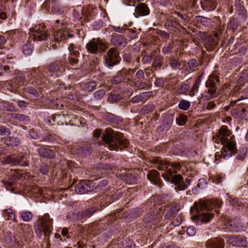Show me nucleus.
Here are the masks:
<instances>
[{
	"label": "nucleus",
	"mask_w": 248,
	"mask_h": 248,
	"mask_svg": "<svg viewBox=\"0 0 248 248\" xmlns=\"http://www.w3.org/2000/svg\"><path fill=\"white\" fill-rule=\"evenodd\" d=\"M122 122V120L120 117L109 113V123L115 124H119Z\"/></svg>",
	"instance_id": "46"
},
{
	"label": "nucleus",
	"mask_w": 248,
	"mask_h": 248,
	"mask_svg": "<svg viewBox=\"0 0 248 248\" xmlns=\"http://www.w3.org/2000/svg\"><path fill=\"white\" fill-rule=\"evenodd\" d=\"M60 70L59 64L57 62H54L47 65L45 68L46 74H48V76H52L57 73Z\"/></svg>",
	"instance_id": "27"
},
{
	"label": "nucleus",
	"mask_w": 248,
	"mask_h": 248,
	"mask_svg": "<svg viewBox=\"0 0 248 248\" xmlns=\"http://www.w3.org/2000/svg\"><path fill=\"white\" fill-rule=\"evenodd\" d=\"M66 217L68 220L71 222L79 221L78 212L77 211L69 212L67 214Z\"/></svg>",
	"instance_id": "39"
},
{
	"label": "nucleus",
	"mask_w": 248,
	"mask_h": 248,
	"mask_svg": "<svg viewBox=\"0 0 248 248\" xmlns=\"http://www.w3.org/2000/svg\"><path fill=\"white\" fill-rule=\"evenodd\" d=\"M109 175H115L116 177L123 180L129 185L136 184L138 182L137 177L130 172L131 170L126 169H118L115 166L109 167ZM113 176H111V178Z\"/></svg>",
	"instance_id": "5"
},
{
	"label": "nucleus",
	"mask_w": 248,
	"mask_h": 248,
	"mask_svg": "<svg viewBox=\"0 0 248 248\" xmlns=\"http://www.w3.org/2000/svg\"><path fill=\"white\" fill-rule=\"evenodd\" d=\"M190 106V103L186 100L184 99H182L180 101L178 104V108L180 109H182L184 110H188Z\"/></svg>",
	"instance_id": "41"
},
{
	"label": "nucleus",
	"mask_w": 248,
	"mask_h": 248,
	"mask_svg": "<svg viewBox=\"0 0 248 248\" xmlns=\"http://www.w3.org/2000/svg\"><path fill=\"white\" fill-rule=\"evenodd\" d=\"M122 97L119 94H109V102L116 103L121 100Z\"/></svg>",
	"instance_id": "52"
},
{
	"label": "nucleus",
	"mask_w": 248,
	"mask_h": 248,
	"mask_svg": "<svg viewBox=\"0 0 248 248\" xmlns=\"http://www.w3.org/2000/svg\"><path fill=\"white\" fill-rule=\"evenodd\" d=\"M219 79L218 76L212 74L209 76L205 83V86L208 88V90L204 92L202 96V98L205 100H209L217 96V85L219 83Z\"/></svg>",
	"instance_id": "6"
},
{
	"label": "nucleus",
	"mask_w": 248,
	"mask_h": 248,
	"mask_svg": "<svg viewBox=\"0 0 248 248\" xmlns=\"http://www.w3.org/2000/svg\"><path fill=\"white\" fill-rule=\"evenodd\" d=\"M153 94L152 92H144L140 93L143 101L147 100Z\"/></svg>",
	"instance_id": "64"
},
{
	"label": "nucleus",
	"mask_w": 248,
	"mask_h": 248,
	"mask_svg": "<svg viewBox=\"0 0 248 248\" xmlns=\"http://www.w3.org/2000/svg\"><path fill=\"white\" fill-rule=\"evenodd\" d=\"M189 85L186 83H184L178 86L176 90L177 94H186L189 90Z\"/></svg>",
	"instance_id": "36"
},
{
	"label": "nucleus",
	"mask_w": 248,
	"mask_h": 248,
	"mask_svg": "<svg viewBox=\"0 0 248 248\" xmlns=\"http://www.w3.org/2000/svg\"><path fill=\"white\" fill-rule=\"evenodd\" d=\"M222 202L219 199H213L211 201L200 200L198 202H195L192 208V210H196L197 214L192 217V219L197 224L206 223L214 217V214L208 211L211 209V205L220 208Z\"/></svg>",
	"instance_id": "1"
},
{
	"label": "nucleus",
	"mask_w": 248,
	"mask_h": 248,
	"mask_svg": "<svg viewBox=\"0 0 248 248\" xmlns=\"http://www.w3.org/2000/svg\"><path fill=\"white\" fill-rule=\"evenodd\" d=\"M30 31L33 39L38 41H45L50 36L44 24L35 25L30 29Z\"/></svg>",
	"instance_id": "7"
},
{
	"label": "nucleus",
	"mask_w": 248,
	"mask_h": 248,
	"mask_svg": "<svg viewBox=\"0 0 248 248\" xmlns=\"http://www.w3.org/2000/svg\"><path fill=\"white\" fill-rule=\"evenodd\" d=\"M119 248H135V245L132 241L126 238L122 239L118 244Z\"/></svg>",
	"instance_id": "31"
},
{
	"label": "nucleus",
	"mask_w": 248,
	"mask_h": 248,
	"mask_svg": "<svg viewBox=\"0 0 248 248\" xmlns=\"http://www.w3.org/2000/svg\"><path fill=\"white\" fill-rule=\"evenodd\" d=\"M247 111H248V107L244 108L240 106L232 109L231 112L232 115L243 117L244 114Z\"/></svg>",
	"instance_id": "32"
},
{
	"label": "nucleus",
	"mask_w": 248,
	"mask_h": 248,
	"mask_svg": "<svg viewBox=\"0 0 248 248\" xmlns=\"http://www.w3.org/2000/svg\"><path fill=\"white\" fill-rule=\"evenodd\" d=\"M7 63H3L2 64L0 63V76L1 75L2 73H8L10 71V70L11 68L13 69V67L12 66V64H9L6 65Z\"/></svg>",
	"instance_id": "49"
},
{
	"label": "nucleus",
	"mask_w": 248,
	"mask_h": 248,
	"mask_svg": "<svg viewBox=\"0 0 248 248\" xmlns=\"http://www.w3.org/2000/svg\"><path fill=\"white\" fill-rule=\"evenodd\" d=\"M147 177L148 180L155 185L160 187L162 186V183L159 177V173L157 170H154L149 171Z\"/></svg>",
	"instance_id": "20"
},
{
	"label": "nucleus",
	"mask_w": 248,
	"mask_h": 248,
	"mask_svg": "<svg viewBox=\"0 0 248 248\" xmlns=\"http://www.w3.org/2000/svg\"><path fill=\"white\" fill-rule=\"evenodd\" d=\"M183 62V61L182 60L179 61L175 58H171L169 64L173 69H180L181 67H182Z\"/></svg>",
	"instance_id": "34"
},
{
	"label": "nucleus",
	"mask_w": 248,
	"mask_h": 248,
	"mask_svg": "<svg viewBox=\"0 0 248 248\" xmlns=\"http://www.w3.org/2000/svg\"><path fill=\"white\" fill-rule=\"evenodd\" d=\"M158 216L150 214L146 215L143 219L144 221L147 224V227H152V225L155 226L158 223Z\"/></svg>",
	"instance_id": "28"
},
{
	"label": "nucleus",
	"mask_w": 248,
	"mask_h": 248,
	"mask_svg": "<svg viewBox=\"0 0 248 248\" xmlns=\"http://www.w3.org/2000/svg\"><path fill=\"white\" fill-rule=\"evenodd\" d=\"M96 83L94 81H90L87 83L84 86V90L88 92L93 91L96 87Z\"/></svg>",
	"instance_id": "51"
},
{
	"label": "nucleus",
	"mask_w": 248,
	"mask_h": 248,
	"mask_svg": "<svg viewBox=\"0 0 248 248\" xmlns=\"http://www.w3.org/2000/svg\"><path fill=\"white\" fill-rule=\"evenodd\" d=\"M121 61V57L117 49L112 48L109 49V67L118 63Z\"/></svg>",
	"instance_id": "22"
},
{
	"label": "nucleus",
	"mask_w": 248,
	"mask_h": 248,
	"mask_svg": "<svg viewBox=\"0 0 248 248\" xmlns=\"http://www.w3.org/2000/svg\"><path fill=\"white\" fill-rule=\"evenodd\" d=\"M231 131L227 126H222L219 129L216 135L213 137V140L217 143L221 142L224 145L221 153L217 152L215 155V160L217 161L220 158H226L230 157L232 155L236 153V143L234 141H228V137L231 135Z\"/></svg>",
	"instance_id": "2"
},
{
	"label": "nucleus",
	"mask_w": 248,
	"mask_h": 248,
	"mask_svg": "<svg viewBox=\"0 0 248 248\" xmlns=\"http://www.w3.org/2000/svg\"><path fill=\"white\" fill-rule=\"evenodd\" d=\"M20 217L23 221L29 222L32 218L33 215L30 211H25L21 214Z\"/></svg>",
	"instance_id": "43"
},
{
	"label": "nucleus",
	"mask_w": 248,
	"mask_h": 248,
	"mask_svg": "<svg viewBox=\"0 0 248 248\" xmlns=\"http://www.w3.org/2000/svg\"><path fill=\"white\" fill-rule=\"evenodd\" d=\"M26 82L25 74L20 71L17 72L16 77L11 81V91L16 92L17 88L24 85Z\"/></svg>",
	"instance_id": "13"
},
{
	"label": "nucleus",
	"mask_w": 248,
	"mask_h": 248,
	"mask_svg": "<svg viewBox=\"0 0 248 248\" xmlns=\"http://www.w3.org/2000/svg\"><path fill=\"white\" fill-rule=\"evenodd\" d=\"M33 47L30 44H25L22 46V51L24 54L29 55L32 52Z\"/></svg>",
	"instance_id": "50"
},
{
	"label": "nucleus",
	"mask_w": 248,
	"mask_h": 248,
	"mask_svg": "<svg viewBox=\"0 0 248 248\" xmlns=\"http://www.w3.org/2000/svg\"><path fill=\"white\" fill-rule=\"evenodd\" d=\"M101 139V140H99L100 144L108 145V128L106 129L105 133L102 134Z\"/></svg>",
	"instance_id": "45"
},
{
	"label": "nucleus",
	"mask_w": 248,
	"mask_h": 248,
	"mask_svg": "<svg viewBox=\"0 0 248 248\" xmlns=\"http://www.w3.org/2000/svg\"><path fill=\"white\" fill-rule=\"evenodd\" d=\"M229 202L232 206L237 209H240L243 207V203L237 198H232L230 197Z\"/></svg>",
	"instance_id": "38"
},
{
	"label": "nucleus",
	"mask_w": 248,
	"mask_h": 248,
	"mask_svg": "<svg viewBox=\"0 0 248 248\" xmlns=\"http://www.w3.org/2000/svg\"><path fill=\"white\" fill-rule=\"evenodd\" d=\"M96 210L93 208H88L83 210L78 211L79 221L81 222H84L87 218L91 217Z\"/></svg>",
	"instance_id": "21"
},
{
	"label": "nucleus",
	"mask_w": 248,
	"mask_h": 248,
	"mask_svg": "<svg viewBox=\"0 0 248 248\" xmlns=\"http://www.w3.org/2000/svg\"><path fill=\"white\" fill-rule=\"evenodd\" d=\"M39 225L43 228L45 236L49 235L52 230L53 219L48 214H44L38 217Z\"/></svg>",
	"instance_id": "11"
},
{
	"label": "nucleus",
	"mask_w": 248,
	"mask_h": 248,
	"mask_svg": "<svg viewBox=\"0 0 248 248\" xmlns=\"http://www.w3.org/2000/svg\"><path fill=\"white\" fill-rule=\"evenodd\" d=\"M40 170L43 174L46 175L49 171V166L47 164L42 163L40 166Z\"/></svg>",
	"instance_id": "56"
},
{
	"label": "nucleus",
	"mask_w": 248,
	"mask_h": 248,
	"mask_svg": "<svg viewBox=\"0 0 248 248\" xmlns=\"http://www.w3.org/2000/svg\"><path fill=\"white\" fill-rule=\"evenodd\" d=\"M214 37L208 36L204 44L205 47L208 51L213 50L218 44L219 39H215Z\"/></svg>",
	"instance_id": "26"
},
{
	"label": "nucleus",
	"mask_w": 248,
	"mask_h": 248,
	"mask_svg": "<svg viewBox=\"0 0 248 248\" xmlns=\"http://www.w3.org/2000/svg\"><path fill=\"white\" fill-rule=\"evenodd\" d=\"M129 141L123 134L109 128V150H122L128 147Z\"/></svg>",
	"instance_id": "4"
},
{
	"label": "nucleus",
	"mask_w": 248,
	"mask_h": 248,
	"mask_svg": "<svg viewBox=\"0 0 248 248\" xmlns=\"http://www.w3.org/2000/svg\"><path fill=\"white\" fill-rule=\"evenodd\" d=\"M95 185L93 181L84 180L78 183L75 188V190L78 194H84L93 191Z\"/></svg>",
	"instance_id": "10"
},
{
	"label": "nucleus",
	"mask_w": 248,
	"mask_h": 248,
	"mask_svg": "<svg viewBox=\"0 0 248 248\" xmlns=\"http://www.w3.org/2000/svg\"><path fill=\"white\" fill-rule=\"evenodd\" d=\"M3 213L5 217H7V219L12 220L15 217V215L11 209H5L3 211Z\"/></svg>",
	"instance_id": "53"
},
{
	"label": "nucleus",
	"mask_w": 248,
	"mask_h": 248,
	"mask_svg": "<svg viewBox=\"0 0 248 248\" xmlns=\"http://www.w3.org/2000/svg\"><path fill=\"white\" fill-rule=\"evenodd\" d=\"M42 140L45 141L53 142L55 141L56 138L55 136L48 134L44 136Z\"/></svg>",
	"instance_id": "60"
},
{
	"label": "nucleus",
	"mask_w": 248,
	"mask_h": 248,
	"mask_svg": "<svg viewBox=\"0 0 248 248\" xmlns=\"http://www.w3.org/2000/svg\"><path fill=\"white\" fill-rule=\"evenodd\" d=\"M164 61V58L161 56H156L154 60L152 63V67L155 70L160 69Z\"/></svg>",
	"instance_id": "35"
},
{
	"label": "nucleus",
	"mask_w": 248,
	"mask_h": 248,
	"mask_svg": "<svg viewBox=\"0 0 248 248\" xmlns=\"http://www.w3.org/2000/svg\"><path fill=\"white\" fill-rule=\"evenodd\" d=\"M228 26L232 29L233 32H234L238 27V22L237 20L234 18L231 19Z\"/></svg>",
	"instance_id": "55"
},
{
	"label": "nucleus",
	"mask_w": 248,
	"mask_h": 248,
	"mask_svg": "<svg viewBox=\"0 0 248 248\" xmlns=\"http://www.w3.org/2000/svg\"><path fill=\"white\" fill-rule=\"evenodd\" d=\"M124 78L125 77L122 74V73L119 72L111 80V83L113 84H118L123 82L124 80Z\"/></svg>",
	"instance_id": "40"
},
{
	"label": "nucleus",
	"mask_w": 248,
	"mask_h": 248,
	"mask_svg": "<svg viewBox=\"0 0 248 248\" xmlns=\"http://www.w3.org/2000/svg\"><path fill=\"white\" fill-rule=\"evenodd\" d=\"M133 80V82L139 89H142L146 88L147 84L144 81L145 75L143 70H139L138 71Z\"/></svg>",
	"instance_id": "15"
},
{
	"label": "nucleus",
	"mask_w": 248,
	"mask_h": 248,
	"mask_svg": "<svg viewBox=\"0 0 248 248\" xmlns=\"http://www.w3.org/2000/svg\"><path fill=\"white\" fill-rule=\"evenodd\" d=\"M1 141L7 146H17L20 143V140L17 137H6L2 138Z\"/></svg>",
	"instance_id": "23"
},
{
	"label": "nucleus",
	"mask_w": 248,
	"mask_h": 248,
	"mask_svg": "<svg viewBox=\"0 0 248 248\" xmlns=\"http://www.w3.org/2000/svg\"><path fill=\"white\" fill-rule=\"evenodd\" d=\"M171 224L174 226H179L182 222V217L180 215H174L171 217Z\"/></svg>",
	"instance_id": "44"
},
{
	"label": "nucleus",
	"mask_w": 248,
	"mask_h": 248,
	"mask_svg": "<svg viewBox=\"0 0 248 248\" xmlns=\"http://www.w3.org/2000/svg\"><path fill=\"white\" fill-rule=\"evenodd\" d=\"M107 45L104 43L102 40L96 38H93L86 45L87 51L93 54L96 53L99 49L102 52H104L107 49Z\"/></svg>",
	"instance_id": "8"
},
{
	"label": "nucleus",
	"mask_w": 248,
	"mask_h": 248,
	"mask_svg": "<svg viewBox=\"0 0 248 248\" xmlns=\"http://www.w3.org/2000/svg\"><path fill=\"white\" fill-rule=\"evenodd\" d=\"M187 121V117L184 114H180L178 118L176 119V122L178 125H183Z\"/></svg>",
	"instance_id": "47"
},
{
	"label": "nucleus",
	"mask_w": 248,
	"mask_h": 248,
	"mask_svg": "<svg viewBox=\"0 0 248 248\" xmlns=\"http://www.w3.org/2000/svg\"><path fill=\"white\" fill-rule=\"evenodd\" d=\"M37 146L39 147L37 151L40 156L47 159H53L55 157V154L52 150L44 145L38 144Z\"/></svg>",
	"instance_id": "16"
},
{
	"label": "nucleus",
	"mask_w": 248,
	"mask_h": 248,
	"mask_svg": "<svg viewBox=\"0 0 248 248\" xmlns=\"http://www.w3.org/2000/svg\"><path fill=\"white\" fill-rule=\"evenodd\" d=\"M224 176H222L221 174L216 175L212 178V181L214 183L219 184L222 182Z\"/></svg>",
	"instance_id": "62"
},
{
	"label": "nucleus",
	"mask_w": 248,
	"mask_h": 248,
	"mask_svg": "<svg viewBox=\"0 0 248 248\" xmlns=\"http://www.w3.org/2000/svg\"><path fill=\"white\" fill-rule=\"evenodd\" d=\"M224 237L227 239V243L233 247L248 248V242L245 236L237 235H227Z\"/></svg>",
	"instance_id": "9"
},
{
	"label": "nucleus",
	"mask_w": 248,
	"mask_h": 248,
	"mask_svg": "<svg viewBox=\"0 0 248 248\" xmlns=\"http://www.w3.org/2000/svg\"><path fill=\"white\" fill-rule=\"evenodd\" d=\"M201 4L203 10L208 11L215 10L217 5L216 0H201Z\"/></svg>",
	"instance_id": "25"
},
{
	"label": "nucleus",
	"mask_w": 248,
	"mask_h": 248,
	"mask_svg": "<svg viewBox=\"0 0 248 248\" xmlns=\"http://www.w3.org/2000/svg\"><path fill=\"white\" fill-rule=\"evenodd\" d=\"M10 130L5 126L0 125V135H9Z\"/></svg>",
	"instance_id": "58"
},
{
	"label": "nucleus",
	"mask_w": 248,
	"mask_h": 248,
	"mask_svg": "<svg viewBox=\"0 0 248 248\" xmlns=\"http://www.w3.org/2000/svg\"><path fill=\"white\" fill-rule=\"evenodd\" d=\"M206 248H224L225 242L223 238L216 237L208 240L206 243Z\"/></svg>",
	"instance_id": "17"
},
{
	"label": "nucleus",
	"mask_w": 248,
	"mask_h": 248,
	"mask_svg": "<svg viewBox=\"0 0 248 248\" xmlns=\"http://www.w3.org/2000/svg\"><path fill=\"white\" fill-rule=\"evenodd\" d=\"M156 33L163 39L167 40L170 37L169 33L165 31L157 30L156 31Z\"/></svg>",
	"instance_id": "57"
},
{
	"label": "nucleus",
	"mask_w": 248,
	"mask_h": 248,
	"mask_svg": "<svg viewBox=\"0 0 248 248\" xmlns=\"http://www.w3.org/2000/svg\"><path fill=\"white\" fill-rule=\"evenodd\" d=\"M51 12L54 14H60L63 13L59 5L57 3L51 4Z\"/></svg>",
	"instance_id": "48"
},
{
	"label": "nucleus",
	"mask_w": 248,
	"mask_h": 248,
	"mask_svg": "<svg viewBox=\"0 0 248 248\" xmlns=\"http://www.w3.org/2000/svg\"><path fill=\"white\" fill-rule=\"evenodd\" d=\"M180 209V206L178 204H172L170 210L166 212L165 216V217L168 218H171L172 217L178 213Z\"/></svg>",
	"instance_id": "29"
},
{
	"label": "nucleus",
	"mask_w": 248,
	"mask_h": 248,
	"mask_svg": "<svg viewBox=\"0 0 248 248\" xmlns=\"http://www.w3.org/2000/svg\"><path fill=\"white\" fill-rule=\"evenodd\" d=\"M226 228L229 231L239 232L243 230L242 223L238 218H229L225 224Z\"/></svg>",
	"instance_id": "14"
},
{
	"label": "nucleus",
	"mask_w": 248,
	"mask_h": 248,
	"mask_svg": "<svg viewBox=\"0 0 248 248\" xmlns=\"http://www.w3.org/2000/svg\"><path fill=\"white\" fill-rule=\"evenodd\" d=\"M198 65V62L195 59H191L188 62V67L192 71H194Z\"/></svg>",
	"instance_id": "54"
},
{
	"label": "nucleus",
	"mask_w": 248,
	"mask_h": 248,
	"mask_svg": "<svg viewBox=\"0 0 248 248\" xmlns=\"http://www.w3.org/2000/svg\"><path fill=\"white\" fill-rule=\"evenodd\" d=\"M173 42L171 43H169L167 46H164L162 50V52L164 54H167L170 52L172 49H173Z\"/></svg>",
	"instance_id": "59"
},
{
	"label": "nucleus",
	"mask_w": 248,
	"mask_h": 248,
	"mask_svg": "<svg viewBox=\"0 0 248 248\" xmlns=\"http://www.w3.org/2000/svg\"><path fill=\"white\" fill-rule=\"evenodd\" d=\"M150 13V10L147 5L143 3H139L135 7V13L136 17L147 16Z\"/></svg>",
	"instance_id": "19"
},
{
	"label": "nucleus",
	"mask_w": 248,
	"mask_h": 248,
	"mask_svg": "<svg viewBox=\"0 0 248 248\" xmlns=\"http://www.w3.org/2000/svg\"><path fill=\"white\" fill-rule=\"evenodd\" d=\"M111 42L112 44L116 46H125L127 44L126 38L121 35L116 34L112 36Z\"/></svg>",
	"instance_id": "24"
},
{
	"label": "nucleus",
	"mask_w": 248,
	"mask_h": 248,
	"mask_svg": "<svg viewBox=\"0 0 248 248\" xmlns=\"http://www.w3.org/2000/svg\"><path fill=\"white\" fill-rule=\"evenodd\" d=\"M11 118L19 122H25L29 121V117L27 115L19 113H10Z\"/></svg>",
	"instance_id": "37"
},
{
	"label": "nucleus",
	"mask_w": 248,
	"mask_h": 248,
	"mask_svg": "<svg viewBox=\"0 0 248 248\" xmlns=\"http://www.w3.org/2000/svg\"><path fill=\"white\" fill-rule=\"evenodd\" d=\"M4 243L8 247L17 248L19 246L18 242L11 232H7L5 234Z\"/></svg>",
	"instance_id": "18"
},
{
	"label": "nucleus",
	"mask_w": 248,
	"mask_h": 248,
	"mask_svg": "<svg viewBox=\"0 0 248 248\" xmlns=\"http://www.w3.org/2000/svg\"><path fill=\"white\" fill-rule=\"evenodd\" d=\"M91 151V149L88 146L78 147L76 149L77 153L81 156L89 155Z\"/></svg>",
	"instance_id": "33"
},
{
	"label": "nucleus",
	"mask_w": 248,
	"mask_h": 248,
	"mask_svg": "<svg viewBox=\"0 0 248 248\" xmlns=\"http://www.w3.org/2000/svg\"><path fill=\"white\" fill-rule=\"evenodd\" d=\"M67 31L60 30L56 31L54 34L55 42H60L67 39Z\"/></svg>",
	"instance_id": "30"
},
{
	"label": "nucleus",
	"mask_w": 248,
	"mask_h": 248,
	"mask_svg": "<svg viewBox=\"0 0 248 248\" xmlns=\"http://www.w3.org/2000/svg\"><path fill=\"white\" fill-rule=\"evenodd\" d=\"M105 92L103 90H99L94 93L95 98L97 99H101L105 95Z\"/></svg>",
	"instance_id": "63"
},
{
	"label": "nucleus",
	"mask_w": 248,
	"mask_h": 248,
	"mask_svg": "<svg viewBox=\"0 0 248 248\" xmlns=\"http://www.w3.org/2000/svg\"><path fill=\"white\" fill-rule=\"evenodd\" d=\"M29 72L30 74L28 75V77L29 78L31 77V78L29 79L28 82L31 84L35 83L38 85L43 84L45 80V76L39 68H33Z\"/></svg>",
	"instance_id": "12"
},
{
	"label": "nucleus",
	"mask_w": 248,
	"mask_h": 248,
	"mask_svg": "<svg viewBox=\"0 0 248 248\" xmlns=\"http://www.w3.org/2000/svg\"><path fill=\"white\" fill-rule=\"evenodd\" d=\"M3 105L5 109L8 111H15L16 110L15 107L12 103L9 102H5Z\"/></svg>",
	"instance_id": "61"
},
{
	"label": "nucleus",
	"mask_w": 248,
	"mask_h": 248,
	"mask_svg": "<svg viewBox=\"0 0 248 248\" xmlns=\"http://www.w3.org/2000/svg\"><path fill=\"white\" fill-rule=\"evenodd\" d=\"M155 108V106L154 104H147L142 108L141 112L142 114H148L153 111Z\"/></svg>",
	"instance_id": "42"
},
{
	"label": "nucleus",
	"mask_w": 248,
	"mask_h": 248,
	"mask_svg": "<svg viewBox=\"0 0 248 248\" xmlns=\"http://www.w3.org/2000/svg\"><path fill=\"white\" fill-rule=\"evenodd\" d=\"M151 162L155 165V168L158 170H167L166 172L162 174V176L167 181L177 185L183 180L181 174L173 175V173H176L181 169V165L179 162H168L157 157L153 158Z\"/></svg>",
	"instance_id": "3"
}]
</instances>
